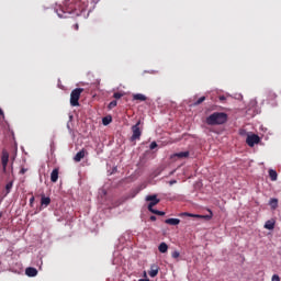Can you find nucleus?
Masks as SVG:
<instances>
[{
    "label": "nucleus",
    "mask_w": 281,
    "mask_h": 281,
    "mask_svg": "<svg viewBox=\"0 0 281 281\" xmlns=\"http://www.w3.org/2000/svg\"><path fill=\"white\" fill-rule=\"evenodd\" d=\"M149 218L150 221H157V217L155 215H151Z\"/></svg>",
    "instance_id": "36"
},
{
    "label": "nucleus",
    "mask_w": 281,
    "mask_h": 281,
    "mask_svg": "<svg viewBox=\"0 0 281 281\" xmlns=\"http://www.w3.org/2000/svg\"><path fill=\"white\" fill-rule=\"evenodd\" d=\"M158 250L160 251V254H166V252L168 251V244L161 243V244L158 246Z\"/></svg>",
    "instance_id": "19"
},
{
    "label": "nucleus",
    "mask_w": 281,
    "mask_h": 281,
    "mask_svg": "<svg viewBox=\"0 0 281 281\" xmlns=\"http://www.w3.org/2000/svg\"><path fill=\"white\" fill-rule=\"evenodd\" d=\"M142 124V121H138L135 125L132 126V137H131V142H136V139H139V137H142V128L139 127V125Z\"/></svg>",
    "instance_id": "3"
},
{
    "label": "nucleus",
    "mask_w": 281,
    "mask_h": 281,
    "mask_svg": "<svg viewBox=\"0 0 281 281\" xmlns=\"http://www.w3.org/2000/svg\"><path fill=\"white\" fill-rule=\"evenodd\" d=\"M246 144H248L250 148H254L256 144H260V136L256 134L248 135L246 138Z\"/></svg>",
    "instance_id": "6"
},
{
    "label": "nucleus",
    "mask_w": 281,
    "mask_h": 281,
    "mask_svg": "<svg viewBox=\"0 0 281 281\" xmlns=\"http://www.w3.org/2000/svg\"><path fill=\"white\" fill-rule=\"evenodd\" d=\"M50 181L53 183H56L58 181V169H54L50 173Z\"/></svg>",
    "instance_id": "16"
},
{
    "label": "nucleus",
    "mask_w": 281,
    "mask_h": 281,
    "mask_svg": "<svg viewBox=\"0 0 281 281\" xmlns=\"http://www.w3.org/2000/svg\"><path fill=\"white\" fill-rule=\"evenodd\" d=\"M179 256L180 254L177 250L171 254V258H175V259L179 258Z\"/></svg>",
    "instance_id": "27"
},
{
    "label": "nucleus",
    "mask_w": 281,
    "mask_h": 281,
    "mask_svg": "<svg viewBox=\"0 0 281 281\" xmlns=\"http://www.w3.org/2000/svg\"><path fill=\"white\" fill-rule=\"evenodd\" d=\"M12 186H13V182H8L5 184V194H10V192L12 190Z\"/></svg>",
    "instance_id": "23"
},
{
    "label": "nucleus",
    "mask_w": 281,
    "mask_h": 281,
    "mask_svg": "<svg viewBox=\"0 0 281 281\" xmlns=\"http://www.w3.org/2000/svg\"><path fill=\"white\" fill-rule=\"evenodd\" d=\"M138 281H150V279H139Z\"/></svg>",
    "instance_id": "38"
},
{
    "label": "nucleus",
    "mask_w": 281,
    "mask_h": 281,
    "mask_svg": "<svg viewBox=\"0 0 281 281\" xmlns=\"http://www.w3.org/2000/svg\"><path fill=\"white\" fill-rule=\"evenodd\" d=\"M276 228V221L268 220L265 224V229H274Z\"/></svg>",
    "instance_id": "13"
},
{
    "label": "nucleus",
    "mask_w": 281,
    "mask_h": 281,
    "mask_svg": "<svg viewBox=\"0 0 281 281\" xmlns=\"http://www.w3.org/2000/svg\"><path fill=\"white\" fill-rule=\"evenodd\" d=\"M25 274L29 278H36V276H38V270H36V268L29 267L25 269Z\"/></svg>",
    "instance_id": "7"
},
{
    "label": "nucleus",
    "mask_w": 281,
    "mask_h": 281,
    "mask_svg": "<svg viewBox=\"0 0 281 281\" xmlns=\"http://www.w3.org/2000/svg\"><path fill=\"white\" fill-rule=\"evenodd\" d=\"M227 113L214 112L213 114L206 117V124L209 126H221V124H225V122H227Z\"/></svg>",
    "instance_id": "1"
},
{
    "label": "nucleus",
    "mask_w": 281,
    "mask_h": 281,
    "mask_svg": "<svg viewBox=\"0 0 281 281\" xmlns=\"http://www.w3.org/2000/svg\"><path fill=\"white\" fill-rule=\"evenodd\" d=\"M123 95H124V94L121 93V92H114L113 98H114L115 100H120V98H122Z\"/></svg>",
    "instance_id": "26"
},
{
    "label": "nucleus",
    "mask_w": 281,
    "mask_h": 281,
    "mask_svg": "<svg viewBox=\"0 0 281 281\" xmlns=\"http://www.w3.org/2000/svg\"><path fill=\"white\" fill-rule=\"evenodd\" d=\"M276 98H278V95L276 93H273V92L269 93V99L270 100H276Z\"/></svg>",
    "instance_id": "28"
},
{
    "label": "nucleus",
    "mask_w": 281,
    "mask_h": 281,
    "mask_svg": "<svg viewBox=\"0 0 281 281\" xmlns=\"http://www.w3.org/2000/svg\"><path fill=\"white\" fill-rule=\"evenodd\" d=\"M0 117H2V120H5V114L3 113V110H1V108H0Z\"/></svg>",
    "instance_id": "31"
},
{
    "label": "nucleus",
    "mask_w": 281,
    "mask_h": 281,
    "mask_svg": "<svg viewBox=\"0 0 281 281\" xmlns=\"http://www.w3.org/2000/svg\"><path fill=\"white\" fill-rule=\"evenodd\" d=\"M173 157H178V159H184L190 157V151H180L173 155Z\"/></svg>",
    "instance_id": "14"
},
{
    "label": "nucleus",
    "mask_w": 281,
    "mask_h": 281,
    "mask_svg": "<svg viewBox=\"0 0 281 281\" xmlns=\"http://www.w3.org/2000/svg\"><path fill=\"white\" fill-rule=\"evenodd\" d=\"M1 216H3V213H2V212H0V218H1Z\"/></svg>",
    "instance_id": "39"
},
{
    "label": "nucleus",
    "mask_w": 281,
    "mask_h": 281,
    "mask_svg": "<svg viewBox=\"0 0 281 281\" xmlns=\"http://www.w3.org/2000/svg\"><path fill=\"white\" fill-rule=\"evenodd\" d=\"M150 150H155L157 148V142H153L149 146Z\"/></svg>",
    "instance_id": "29"
},
{
    "label": "nucleus",
    "mask_w": 281,
    "mask_h": 281,
    "mask_svg": "<svg viewBox=\"0 0 281 281\" xmlns=\"http://www.w3.org/2000/svg\"><path fill=\"white\" fill-rule=\"evenodd\" d=\"M158 273H159V266H157L155 263L151 265L150 270H149L150 278H157Z\"/></svg>",
    "instance_id": "8"
},
{
    "label": "nucleus",
    "mask_w": 281,
    "mask_h": 281,
    "mask_svg": "<svg viewBox=\"0 0 281 281\" xmlns=\"http://www.w3.org/2000/svg\"><path fill=\"white\" fill-rule=\"evenodd\" d=\"M34 201H35V199H34V196H32V198L30 199V205H31V207H32V205H34Z\"/></svg>",
    "instance_id": "32"
},
{
    "label": "nucleus",
    "mask_w": 281,
    "mask_h": 281,
    "mask_svg": "<svg viewBox=\"0 0 281 281\" xmlns=\"http://www.w3.org/2000/svg\"><path fill=\"white\" fill-rule=\"evenodd\" d=\"M138 192H142V189L136 188V189L132 190L131 193H130L131 194V199H135L136 195L138 194Z\"/></svg>",
    "instance_id": "21"
},
{
    "label": "nucleus",
    "mask_w": 281,
    "mask_h": 281,
    "mask_svg": "<svg viewBox=\"0 0 281 281\" xmlns=\"http://www.w3.org/2000/svg\"><path fill=\"white\" fill-rule=\"evenodd\" d=\"M271 280L272 281H280V276L273 274Z\"/></svg>",
    "instance_id": "30"
},
{
    "label": "nucleus",
    "mask_w": 281,
    "mask_h": 281,
    "mask_svg": "<svg viewBox=\"0 0 281 281\" xmlns=\"http://www.w3.org/2000/svg\"><path fill=\"white\" fill-rule=\"evenodd\" d=\"M180 216H189L190 218H205V216L203 215H199V214H192V213H181Z\"/></svg>",
    "instance_id": "12"
},
{
    "label": "nucleus",
    "mask_w": 281,
    "mask_h": 281,
    "mask_svg": "<svg viewBox=\"0 0 281 281\" xmlns=\"http://www.w3.org/2000/svg\"><path fill=\"white\" fill-rule=\"evenodd\" d=\"M115 106H117V101L116 100H113V101H111L110 103H109V105H108V109H115Z\"/></svg>",
    "instance_id": "25"
},
{
    "label": "nucleus",
    "mask_w": 281,
    "mask_h": 281,
    "mask_svg": "<svg viewBox=\"0 0 281 281\" xmlns=\"http://www.w3.org/2000/svg\"><path fill=\"white\" fill-rule=\"evenodd\" d=\"M166 225H179L181 223V220L179 218H167L165 221Z\"/></svg>",
    "instance_id": "15"
},
{
    "label": "nucleus",
    "mask_w": 281,
    "mask_h": 281,
    "mask_svg": "<svg viewBox=\"0 0 281 281\" xmlns=\"http://www.w3.org/2000/svg\"><path fill=\"white\" fill-rule=\"evenodd\" d=\"M170 175H175V171H171Z\"/></svg>",
    "instance_id": "40"
},
{
    "label": "nucleus",
    "mask_w": 281,
    "mask_h": 281,
    "mask_svg": "<svg viewBox=\"0 0 281 281\" xmlns=\"http://www.w3.org/2000/svg\"><path fill=\"white\" fill-rule=\"evenodd\" d=\"M82 91H85V89L82 88H76L71 91L70 93V104L72 106H80V95L82 94Z\"/></svg>",
    "instance_id": "2"
},
{
    "label": "nucleus",
    "mask_w": 281,
    "mask_h": 281,
    "mask_svg": "<svg viewBox=\"0 0 281 281\" xmlns=\"http://www.w3.org/2000/svg\"><path fill=\"white\" fill-rule=\"evenodd\" d=\"M205 102V97H201L199 100L194 102V106H199V104H203Z\"/></svg>",
    "instance_id": "24"
},
{
    "label": "nucleus",
    "mask_w": 281,
    "mask_h": 281,
    "mask_svg": "<svg viewBox=\"0 0 281 281\" xmlns=\"http://www.w3.org/2000/svg\"><path fill=\"white\" fill-rule=\"evenodd\" d=\"M220 100L223 102V100H225V95H221Z\"/></svg>",
    "instance_id": "37"
},
{
    "label": "nucleus",
    "mask_w": 281,
    "mask_h": 281,
    "mask_svg": "<svg viewBox=\"0 0 281 281\" xmlns=\"http://www.w3.org/2000/svg\"><path fill=\"white\" fill-rule=\"evenodd\" d=\"M110 122H113V119L111 116H105L102 119L103 126H109Z\"/></svg>",
    "instance_id": "20"
},
{
    "label": "nucleus",
    "mask_w": 281,
    "mask_h": 281,
    "mask_svg": "<svg viewBox=\"0 0 281 281\" xmlns=\"http://www.w3.org/2000/svg\"><path fill=\"white\" fill-rule=\"evenodd\" d=\"M9 161H10V153H8L7 149H2V153H1V164H2L3 172H5V170H8Z\"/></svg>",
    "instance_id": "4"
},
{
    "label": "nucleus",
    "mask_w": 281,
    "mask_h": 281,
    "mask_svg": "<svg viewBox=\"0 0 281 281\" xmlns=\"http://www.w3.org/2000/svg\"><path fill=\"white\" fill-rule=\"evenodd\" d=\"M175 183H177V180H170L169 181V186H175Z\"/></svg>",
    "instance_id": "34"
},
{
    "label": "nucleus",
    "mask_w": 281,
    "mask_h": 281,
    "mask_svg": "<svg viewBox=\"0 0 281 281\" xmlns=\"http://www.w3.org/2000/svg\"><path fill=\"white\" fill-rule=\"evenodd\" d=\"M150 212H151V214H156L157 216H166V212H164V211H158V210L154 209Z\"/></svg>",
    "instance_id": "22"
},
{
    "label": "nucleus",
    "mask_w": 281,
    "mask_h": 281,
    "mask_svg": "<svg viewBox=\"0 0 281 281\" xmlns=\"http://www.w3.org/2000/svg\"><path fill=\"white\" fill-rule=\"evenodd\" d=\"M49 203H52V199L50 198H47L45 195H42V199H41V206L42 207H47L49 205Z\"/></svg>",
    "instance_id": "11"
},
{
    "label": "nucleus",
    "mask_w": 281,
    "mask_h": 281,
    "mask_svg": "<svg viewBox=\"0 0 281 281\" xmlns=\"http://www.w3.org/2000/svg\"><path fill=\"white\" fill-rule=\"evenodd\" d=\"M269 177H270L271 181H278V171L270 169Z\"/></svg>",
    "instance_id": "17"
},
{
    "label": "nucleus",
    "mask_w": 281,
    "mask_h": 281,
    "mask_svg": "<svg viewBox=\"0 0 281 281\" xmlns=\"http://www.w3.org/2000/svg\"><path fill=\"white\" fill-rule=\"evenodd\" d=\"M269 205H270L271 210H278V199H276V198L270 199Z\"/></svg>",
    "instance_id": "18"
},
{
    "label": "nucleus",
    "mask_w": 281,
    "mask_h": 281,
    "mask_svg": "<svg viewBox=\"0 0 281 281\" xmlns=\"http://www.w3.org/2000/svg\"><path fill=\"white\" fill-rule=\"evenodd\" d=\"M85 155H87V151L85 149H81L79 153L76 154L74 157L75 161L80 162L82 159H85Z\"/></svg>",
    "instance_id": "9"
},
{
    "label": "nucleus",
    "mask_w": 281,
    "mask_h": 281,
    "mask_svg": "<svg viewBox=\"0 0 281 281\" xmlns=\"http://www.w3.org/2000/svg\"><path fill=\"white\" fill-rule=\"evenodd\" d=\"M74 30L78 31V30H80V26L78 24H75Z\"/></svg>",
    "instance_id": "35"
},
{
    "label": "nucleus",
    "mask_w": 281,
    "mask_h": 281,
    "mask_svg": "<svg viewBox=\"0 0 281 281\" xmlns=\"http://www.w3.org/2000/svg\"><path fill=\"white\" fill-rule=\"evenodd\" d=\"M20 172H21V175H25V172H27V169L22 168Z\"/></svg>",
    "instance_id": "33"
},
{
    "label": "nucleus",
    "mask_w": 281,
    "mask_h": 281,
    "mask_svg": "<svg viewBox=\"0 0 281 281\" xmlns=\"http://www.w3.org/2000/svg\"><path fill=\"white\" fill-rule=\"evenodd\" d=\"M146 201L149 202V204L147 206L149 212H153L155 210L153 207H155V205L159 204V202H160V200L157 199V195H155V194L154 195H147Z\"/></svg>",
    "instance_id": "5"
},
{
    "label": "nucleus",
    "mask_w": 281,
    "mask_h": 281,
    "mask_svg": "<svg viewBox=\"0 0 281 281\" xmlns=\"http://www.w3.org/2000/svg\"><path fill=\"white\" fill-rule=\"evenodd\" d=\"M133 100L138 102H146L148 98L142 93H136V94H133Z\"/></svg>",
    "instance_id": "10"
}]
</instances>
